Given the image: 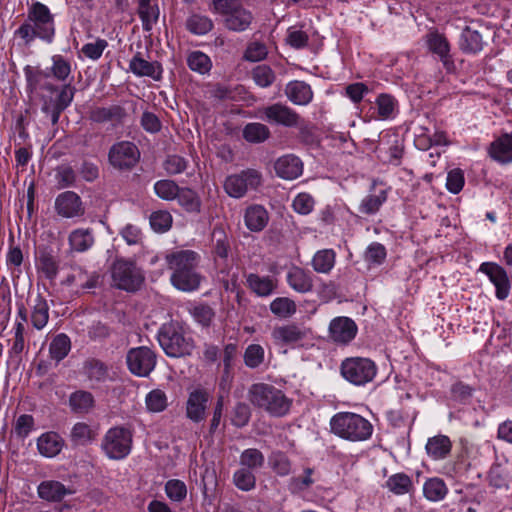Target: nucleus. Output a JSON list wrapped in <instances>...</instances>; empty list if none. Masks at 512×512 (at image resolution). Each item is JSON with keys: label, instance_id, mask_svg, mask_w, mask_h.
Here are the masks:
<instances>
[{"label": "nucleus", "instance_id": "53", "mask_svg": "<svg viewBox=\"0 0 512 512\" xmlns=\"http://www.w3.org/2000/svg\"><path fill=\"white\" fill-rule=\"evenodd\" d=\"M180 188L173 180L168 179L159 180L154 184L155 194L166 201L176 199Z\"/></svg>", "mask_w": 512, "mask_h": 512}, {"label": "nucleus", "instance_id": "9", "mask_svg": "<svg viewBox=\"0 0 512 512\" xmlns=\"http://www.w3.org/2000/svg\"><path fill=\"white\" fill-rule=\"evenodd\" d=\"M262 183V175L258 170L245 169L226 177L223 187L232 198H242L249 190H256Z\"/></svg>", "mask_w": 512, "mask_h": 512}, {"label": "nucleus", "instance_id": "57", "mask_svg": "<svg viewBox=\"0 0 512 512\" xmlns=\"http://www.w3.org/2000/svg\"><path fill=\"white\" fill-rule=\"evenodd\" d=\"M265 358L264 348L259 344H250L244 352V363L251 369L258 368Z\"/></svg>", "mask_w": 512, "mask_h": 512}, {"label": "nucleus", "instance_id": "12", "mask_svg": "<svg viewBox=\"0 0 512 512\" xmlns=\"http://www.w3.org/2000/svg\"><path fill=\"white\" fill-rule=\"evenodd\" d=\"M461 446L462 449L454 467L457 473L482 465L486 452L490 449L488 444L481 445L467 440H461Z\"/></svg>", "mask_w": 512, "mask_h": 512}, {"label": "nucleus", "instance_id": "61", "mask_svg": "<svg viewBox=\"0 0 512 512\" xmlns=\"http://www.w3.org/2000/svg\"><path fill=\"white\" fill-rule=\"evenodd\" d=\"M37 267L48 279L55 278L58 273V263L55 257L46 252L39 256Z\"/></svg>", "mask_w": 512, "mask_h": 512}, {"label": "nucleus", "instance_id": "48", "mask_svg": "<svg viewBox=\"0 0 512 512\" xmlns=\"http://www.w3.org/2000/svg\"><path fill=\"white\" fill-rule=\"evenodd\" d=\"M55 180L58 189L75 187L77 183V173L72 166L61 164L55 169Z\"/></svg>", "mask_w": 512, "mask_h": 512}, {"label": "nucleus", "instance_id": "64", "mask_svg": "<svg viewBox=\"0 0 512 512\" xmlns=\"http://www.w3.org/2000/svg\"><path fill=\"white\" fill-rule=\"evenodd\" d=\"M315 206L314 198L306 192L299 193L292 202L294 211L300 215L310 214Z\"/></svg>", "mask_w": 512, "mask_h": 512}, {"label": "nucleus", "instance_id": "34", "mask_svg": "<svg viewBox=\"0 0 512 512\" xmlns=\"http://www.w3.org/2000/svg\"><path fill=\"white\" fill-rule=\"evenodd\" d=\"M253 19L252 12L245 5L237 13H234L229 18H225L224 25L230 31L242 32L250 27Z\"/></svg>", "mask_w": 512, "mask_h": 512}, {"label": "nucleus", "instance_id": "55", "mask_svg": "<svg viewBox=\"0 0 512 512\" xmlns=\"http://www.w3.org/2000/svg\"><path fill=\"white\" fill-rule=\"evenodd\" d=\"M233 483L242 491H250L255 488L256 477L254 471L246 468H239L233 475Z\"/></svg>", "mask_w": 512, "mask_h": 512}, {"label": "nucleus", "instance_id": "23", "mask_svg": "<svg viewBox=\"0 0 512 512\" xmlns=\"http://www.w3.org/2000/svg\"><path fill=\"white\" fill-rule=\"evenodd\" d=\"M489 155L502 164L512 162V132L505 133L494 140L490 144Z\"/></svg>", "mask_w": 512, "mask_h": 512}, {"label": "nucleus", "instance_id": "45", "mask_svg": "<svg viewBox=\"0 0 512 512\" xmlns=\"http://www.w3.org/2000/svg\"><path fill=\"white\" fill-rule=\"evenodd\" d=\"M239 463L242 468L256 471L264 466L265 457L260 450L248 448L241 453Z\"/></svg>", "mask_w": 512, "mask_h": 512}, {"label": "nucleus", "instance_id": "62", "mask_svg": "<svg viewBox=\"0 0 512 512\" xmlns=\"http://www.w3.org/2000/svg\"><path fill=\"white\" fill-rule=\"evenodd\" d=\"M273 471L279 476H287L291 472V462L288 457L280 451L273 452L269 458Z\"/></svg>", "mask_w": 512, "mask_h": 512}, {"label": "nucleus", "instance_id": "59", "mask_svg": "<svg viewBox=\"0 0 512 512\" xmlns=\"http://www.w3.org/2000/svg\"><path fill=\"white\" fill-rule=\"evenodd\" d=\"M172 216L168 211L159 210L150 215L151 228L158 233L168 231L172 226Z\"/></svg>", "mask_w": 512, "mask_h": 512}, {"label": "nucleus", "instance_id": "8", "mask_svg": "<svg viewBox=\"0 0 512 512\" xmlns=\"http://www.w3.org/2000/svg\"><path fill=\"white\" fill-rule=\"evenodd\" d=\"M342 377L356 386H362L371 382L377 374V366L369 358L349 357L340 365Z\"/></svg>", "mask_w": 512, "mask_h": 512}, {"label": "nucleus", "instance_id": "52", "mask_svg": "<svg viewBox=\"0 0 512 512\" xmlns=\"http://www.w3.org/2000/svg\"><path fill=\"white\" fill-rule=\"evenodd\" d=\"M188 67L199 74H206L212 68V62L208 55L201 51H192L187 57Z\"/></svg>", "mask_w": 512, "mask_h": 512}, {"label": "nucleus", "instance_id": "46", "mask_svg": "<svg viewBox=\"0 0 512 512\" xmlns=\"http://www.w3.org/2000/svg\"><path fill=\"white\" fill-rule=\"evenodd\" d=\"M425 497L430 501H440L445 498L448 489L445 482L440 478L428 479L423 487Z\"/></svg>", "mask_w": 512, "mask_h": 512}, {"label": "nucleus", "instance_id": "56", "mask_svg": "<svg viewBox=\"0 0 512 512\" xmlns=\"http://www.w3.org/2000/svg\"><path fill=\"white\" fill-rule=\"evenodd\" d=\"M193 319L203 327H209L215 317V312L208 304H197L190 309Z\"/></svg>", "mask_w": 512, "mask_h": 512}, {"label": "nucleus", "instance_id": "58", "mask_svg": "<svg viewBox=\"0 0 512 512\" xmlns=\"http://www.w3.org/2000/svg\"><path fill=\"white\" fill-rule=\"evenodd\" d=\"M386 256V248L379 242L371 243L364 252V260L370 265H381Z\"/></svg>", "mask_w": 512, "mask_h": 512}, {"label": "nucleus", "instance_id": "43", "mask_svg": "<svg viewBox=\"0 0 512 512\" xmlns=\"http://www.w3.org/2000/svg\"><path fill=\"white\" fill-rule=\"evenodd\" d=\"M336 254L332 249H324L318 251L313 259V269L318 273L327 274L335 265Z\"/></svg>", "mask_w": 512, "mask_h": 512}, {"label": "nucleus", "instance_id": "22", "mask_svg": "<svg viewBox=\"0 0 512 512\" xmlns=\"http://www.w3.org/2000/svg\"><path fill=\"white\" fill-rule=\"evenodd\" d=\"M274 169L280 178L294 180L302 175L303 163L298 157L288 154L276 160Z\"/></svg>", "mask_w": 512, "mask_h": 512}, {"label": "nucleus", "instance_id": "1", "mask_svg": "<svg viewBox=\"0 0 512 512\" xmlns=\"http://www.w3.org/2000/svg\"><path fill=\"white\" fill-rule=\"evenodd\" d=\"M200 256L192 250H176L165 255L167 267L172 271L171 284L183 292H192L199 288L202 276L197 271Z\"/></svg>", "mask_w": 512, "mask_h": 512}, {"label": "nucleus", "instance_id": "50", "mask_svg": "<svg viewBox=\"0 0 512 512\" xmlns=\"http://www.w3.org/2000/svg\"><path fill=\"white\" fill-rule=\"evenodd\" d=\"M213 252L220 258H227L230 251L228 236L222 227H214L211 235Z\"/></svg>", "mask_w": 512, "mask_h": 512}, {"label": "nucleus", "instance_id": "17", "mask_svg": "<svg viewBox=\"0 0 512 512\" xmlns=\"http://www.w3.org/2000/svg\"><path fill=\"white\" fill-rule=\"evenodd\" d=\"M309 333V330L302 325L289 323L276 326L271 333L274 342L281 346H293L303 341Z\"/></svg>", "mask_w": 512, "mask_h": 512}, {"label": "nucleus", "instance_id": "13", "mask_svg": "<svg viewBox=\"0 0 512 512\" xmlns=\"http://www.w3.org/2000/svg\"><path fill=\"white\" fill-rule=\"evenodd\" d=\"M44 88L51 92L58 91L56 98L49 102H45L42 108L46 114L50 115L51 122L55 125L58 123L61 113L73 101L76 89L70 84L63 85L60 90L52 84H45Z\"/></svg>", "mask_w": 512, "mask_h": 512}, {"label": "nucleus", "instance_id": "27", "mask_svg": "<svg viewBox=\"0 0 512 512\" xmlns=\"http://www.w3.org/2000/svg\"><path fill=\"white\" fill-rule=\"evenodd\" d=\"M288 285L298 293H307L313 289L311 273L304 269L293 266L286 276Z\"/></svg>", "mask_w": 512, "mask_h": 512}, {"label": "nucleus", "instance_id": "47", "mask_svg": "<svg viewBox=\"0 0 512 512\" xmlns=\"http://www.w3.org/2000/svg\"><path fill=\"white\" fill-rule=\"evenodd\" d=\"M186 29L195 35H205L213 29V22L207 16L192 14L186 20Z\"/></svg>", "mask_w": 512, "mask_h": 512}, {"label": "nucleus", "instance_id": "4", "mask_svg": "<svg viewBox=\"0 0 512 512\" xmlns=\"http://www.w3.org/2000/svg\"><path fill=\"white\" fill-rule=\"evenodd\" d=\"M160 347L168 357L190 356L195 348L193 338L182 324L175 321L164 323L157 334Z\"/></svg>", "mask_w": 512, "mask_h": 512}, {"label": "nucleus", "instance_id": "37", "mask_svg": "<svg viewBox=\"0 0 512 512\" xmlns=\"http://www.w3.org/2000/svg\"><path fill=\"white\" fill-rule=\"evenodd\" d=\"M83 370L90 381L101 383L108 379V367L98 359L91 358L86 360Z\"/></svg>", "mask_w": 512, "mask_h": 512}, {"label": "nucleus", "instance_id": "24", "mask_svg": "<svg viewBox=\"0 0 512 512\" xmlns=\"http://www.w3.org/2000/svg\"><path fill=\"white\" fill-rule=\"evenodd\" d=\"M482 34L471 26H466L460 35L459 48L465 54H477L483 50Z\"/></svg>", "mask_w": 512, "mask_h": 512}, {"label": "nucleus", "instance_id": "31", "mask_svg": "<svg viewBox=\"0 0 512 512\" xmlns=\"http://www.w3.org/2000/svg\"><path fill=\"white\" fill-rule=\"evenodd\" d=\"M425 449L433 460H442L450 454L452 443L448 436L437 435L428 439Z\"/></svg>", "mask_w": 512, "mask_h": 512}, {"label": "nucleus", "instance_id": "3", "mask_svg": "<svg viewBox=\"0 0 512 512\" xmlns=\"http://www.w3.org/2000/svg\"><path fill=\"white\" fill-rule=\"evenodd\" d=\"M329 424L331 433L350 442L366 441L374 430L368 419L353 412H338L332 416Z\"/></svg>", "mask_w": 512, "mask_h": 512}, {"label": "nucleus", "instance_id": "21", "mask_svg": "<svg viewBox=\"0 0 512 512\" xmlns=\"http://www.w3.org/2000/svg\"><path fill=\"white\" fill-rule=\"evenodd\" d=\"M129 70L138 77H150L155 81L162 79L163 68L158 61H147L137 52L129 62Z\"/></svg>", "mask_w": 512, "mask_h": 512}, {"label": "nucleus", "instance_id": "40", "mask_svg": "<svg viewBox=\"0 0 512 512\" xmlns=\"http://www.w3.org/2000/svg\"><path fill=\"white\" fill-rule=\"evenodd\" d=\"M125 114L124 109L119 105L110 107H95L90 111L89 118L93 122L103 123L113 119H121Z\"/></svg>", "mask_w": 512, "mask_h": 512}, {"label": "nucleus", "instance_id": "6", "mask_svg": "<svg viewBox=\"0 0 512 512\" xmlns=\"http://www.w3.org/2000/svg\"><path fill=\"white\" fill-rule=\"evenodd\" d=\"M133 432L124 426L110 428L104 435L101 448L111 460L125 459L131 452Z\"/></svg>", "mask_w": 512, "mask_h": 512}, {"label": "nucleus", "instance_id": "63", "mask_svg": "<svg viewBox=\"0 0 512 512\" xmlns=\"http://www.w3.org/2000/svg\"><path fill=\"white\" fill-rule=\"evenodd\" d=\"M70 436L75 445H85L93 439V432L88 424L78 422L73 426Z\"/></svg>", "mask_w": 512, "mask_h": 512}, {"label": "nucleus", "instance_id": "33", "mask_svg": "<svg viewBox=\"0 0 512 512\" xmlns=\"http://www.w3.org/2000/svg\"><path fill=\"white\" fill-rule=\"evenodd\" d=\"M30 320L32 326L37 330H42L48 323L49 305L47 300L41 295H37L34 299Z\"/></svg>", "mask_w": 512, "mask_h": 512}, {"label": "nucleus", "instance_id": "29", "mask_svg": "<svg viewBox=\"0 0 512 512\" xmlns=\"http://www.w3.org/2000/svg\"><path fill=\"white\" fill-rule=\"evenodd\" d=\"M63 446L64 441L56 432H46L37 439L39 453L48 458L58 455Z\"/></svg>", "mask_w": 512, "mask_h": 512}, {"label": "nucleus", "instance_id": "60", "mask_svg": "<svg viewBox=\"0 0 512 512\" xmlns=\"http://www.w3.org/2000/svg\"><path fill=\"white\" fill-rule=\"evenodd\" d=\"M214 10L223 16L229 18L239 9L245 6L244 0H213Z\"/></svg>", "mask_w": 512, "mask_h": 512}, {"label": "nucleus", "instance_id": "10", "mask_svg": "<svg viewBox=\"0 0 512 512\" xmlns=\"http://www.w3.org/2000/svg\"><path fill=\"white\" fill-rule=\"evenodd\" d=\"M126 364L133 375L148 377L156 367L157 355L147 346L131 348L126 354Z\"/></svg>", "mask_w": 512, "mask_h": 512}, {"label": "nucleus", "instance_id": "38", "mask_svg": "<svg viewBox=\"0 0 512 512\" xmlns=\"http://www.w3.org/2000/svg\"><path fill=\"white\" fill-rule=\"evenodd\" d=\"M385 486L395 495L408 494L413 490V482L405 473H396L391 475L386 480Z\"/></svg>", "mask_w": 512, "mask_h": 512}, {"label": "nucleus", "instance_id": "15", "mask_svg": "<svg viewBox=\"0 0 512 512\" xmlns=\"http://www.w3.org/2000/svg\"><path fill=\"white\" fill-rule=\"evenodd\" d=\"M262 118L271 124L285 127H297L300 124V115L287 105L274 103L262 110Z\"/></svg>", "mask_w": 512, "mask_h": 512}, {"label": "nucleus", "instance_id": "19", "mask_svg": "<svg viewBox=\"0 0 512 512\" xmlns=\"http://www.w3.org/2000/svg\"><path fill=\"white\" fill-rule=\"evenodd\" d=\"M428 49L438 56L444 68L451 72L455 68L454 60L450 54V44L448 39L443 35L435 32H430L427 35Z\"/></svg>", "mask_w": 512, "mask_h": 512}, {"label": "nucleus", "instance_id": "20", "mask_svg": "<svg viewBox=\"0 0 512 512\" xmlns=\"http://www.w3.org/2000/svg\"><path fill=\"white\" fill-rule=\"evenodd\" d=\"M329 334L334 342L347 344L355 338L357 325L348 317H337L330 322Z\"/></svg>", "mask_w": 512, "mask_h": 512}, {"label": "nucleus", "instance_id": "44", "mask_svg": "<svg viewBox=\"0 0 512 512\" xmlns=\"http://www.w3.org/2000/svg\"><path fill=\"white\" fill-rule=\"evenodd\" d=\"M176 199L178 200L179 205L189 213H199L201 211L200 197L190 188H180Z\"/></svg>", "mask_w": 512, "mask_h": 512}, {"label": "nucleus", "instance_id": "2", "mask_svg": "<svg viewBox=\"0 0 512 512\" xmlns=\"http://www.w3.org/2000/svg\"><path fill=\"white\" fill-rule=\"evenodd\" d=\"M54 35V15L45 4L38 1L28 7L25 21L14 32V36L23 40L25 45L31 44L36 38L51 43Z\"/></svg>", "mask_w": 512, "mask_h": 512}, {"label": "nucleus", "instance_id": "51", "mask_svg": "<svg viewBox=\"0 0 512 512\" xmlns=\"http://www.w3.org/2000/svg\"><path fill=\"white\" fill-rule=\"evenodd\" d=\"M271 312L280 318H289L296 313V303L288 297H277L270 303Z\"/></svg>", "mask_w": 512, "mask_h": 512}, {"label": "nucleus", "instance_id": "16", "mask_svg": "<svg viewBox=\"0 0 512 512\" xmlns=\"http://www.w3.org/2000/svg\"><path fill=\"white\" fill-rule=\"evenodd\" d=\"M56 213L63 218H79L85 214L81 197L74 191L60 193L55 199Z\"/></svg>", "mask_w": 512, "mask_h": 512}, {"label": "nucleus", "instance_id": "35", "mask_svg": "<svg viewBox=\"0 0 512 512\" xmlns=\"http://www.w3.org/2000/svg\"><path fill=\"white\" fill-rule=\"evenodd\" d=\"M247 286L260 297H267L274 291L276 285L269 276L261 277L250 273L246 276Z\"/></svg>", "mask_w": 512, "mask_h": 512}, {"label": "nucleus", "instance_id": "18", "mask_svg": "<svg viewBox=\"0 0 512 512\" xmlns=\"http://www.w3.org/2000/svg\"><path fill=\"white\" fill-rule=\"evenodd\" d=\"M209 393L205 389H195L188 395L186 401V417L194 423L202 422L206 417Z\"/></svg>", "mask_w": 512, "mask_h": 512}, {"label": "nucleus", "instance_id": "36", "mask_svg": "<svg viewBox=\"0 0 512 512\" xmlns=\"http://www.w3.org/2000/svg\"><path fill=\"white\" fill-rule=\"evenodd\" d=\"M93 395L84 390L73 392L69 397V406L75 413H88L94 406Z\"/></svg>", "mask_w": 512, "mask_h": 512}, {"label": "nucleus", "instance_id": "14", "mask_svg": "<svg viewBox=\"0 0 512 512\" xmlns=\"http://www.w3.org/2000/svg\"><path fill=\"white\" fill-rule=\"evenodd\" d=\"M478 271L485 274L495 286V295L498 300H505L509 296L511 282L502 266L495 262H483Z\"/></svg>", "mask_w": 512, "mask_h": 512}, {"label": "nucleus", "instance_id": "28", "mask_svg": "<svg viewBox=\"0 0 512 512\" xmlns=\"http://www.w3.org/2000/svg\"><path fill=\"white\" fill-rule=\"evenodd\" d=\"M73 493V490L66 488L61 482L54 480L43 481L38 486V495L40 498L50 501L59 502L65 496Z\"/></svg>", "mask_w": 512, "mask_h": 512}, {"label": "nucleus", "instance_id": "11", "mask_svg": "<svg viewBox=\"0 0 512 512\" xmlns=\"http://www.w3.org/2000/svg\"><path fill=\"white\" fill-rule=\"evenodd\" d=\"M139 159V149L134 143L129 141L115 143L108 153L110 165L120 171L131 170L138 163Z\"/></svg>", "mask_w": 512, "mask_h": 512}, {"label": "nucleus", "instance_id": "41", "mask_svg": "<svg viewBox=\"0 0 512 512\" xmlns=\"http://www.w3.org/2000/svg\"><path fill=\"white\" fill-rule=\"evenodd\" d=\"M70 349V338L66 334L60 333L52 339L49 345V354L51 359L58 363L68 355Z\"/></svg>", "mask_w": 512, "mask_h": 512}, {"label": "nucleus", "instance_id": "7", "mask_svg": "<svg viewBox=\"0 0 512 512\" xmlns=\"http://www.w3.org/2000/svg\"><path fill=\"white\" fill-rule=\"evenodd\" d=\"M111 277L115 287L127 292L139 290L145 279L136 263L124 258L114 261L111 267Z\"/></svg>", "mask_w": 512, "mask_h": 512}, {"label": "nucleus", "instance_id": "49", "mask_svg": "<svg viewBox=\"0 0 512 512\" xmlns=\"http://www.w3.org/2000/svg\"><path fill=\"white\" fill-rule=\"evenodd\" d=\"M145 405L149 412H163L168 407V397L163 390L153 389L146 395Z\"/></svg>", "mask_w": 512, "mask_h": 512}, {"label": "nucleus", "instance_id": "30", "mask_svg": "<svg viewBox=\"0 0 512 512\" xmlns=\"http://www.w3.org/2000/svg\"><path fill=\"white\" fill-rule=\"evenodd\" d=\"M387 197L388 195L386 189H376L373 186V189L370 191V193L362 199L358 210L360 213L365 215L375 214L386 202Z\"/></svg>", "mask_w": 512, "mask_h": 512}, {"label": "nucleus", "instance_id": "32", "mask_svg": "<svg viewBox=\"0 0 512 512\" xmlns=\"http://www.w3.org/2000/svg\"><path fill=\"white\" fill-rule=\"evenodd\" d=\"M68 242L73 251L85 252L94 244L93 230L90 228H77L70 232Z\"/></svg>", "mask_w": 512, "mask_h": 512}, {"label": "nucleus", "instance_id": "5", "mask_svg": "<svg viewBox=\"0 0 512 512\" xmlns=\"http://www.w3.org/2000/svg\"><path fill=\"white\" fill-rule=\"evenodd\" d=\"M248 398L255 407L275 417L286 415L292 404L280 389L266 383L253 384L248 391Z\"/></svg>", "mask_w": 512, "mask_h": 512}, {"label": "nucleus", "instance_id": "25", "mask_svg": "<svg viewBox=\"0 0 512 512\" xmlns=\"http://www.w3.org/2000/svg\"><path fill=\"white\" fill-rule=\"evenodd\" d=\"M268 221V211L262 205L253 204L246 208L244 213V222L250 231H262L267 226Z\"/></svg>", "mask_w": 512, "mask_h": 512}, {"label": "nucleus", "instance_id": "54", "mask_svg": "<svg viewBox=\"0 0 512 512\" xmlns=\"http://www.w3.org/2000/svg\"><path fill=\"white\" fill-rule=\"evenodd\" d=\"M252 78L259 87L267 88L274 83L276 75L270 66L261 64L253 68Z\"/></svg>", "mask_w": 512, "mask_h": 512}, {"label": "nucleus", "instance_id": "42", "mask_svg": "<svg viewBox=\"0 0 512 512\" xmlns=\"http://www.w3.org/2000/svg\"><path fill=\"white\" fill-rule=\"evenodd\" d=\"M242 135L249 143H262L270 137V130L265 124L252 122L244 126Z\"/></svg>", "mask_w": 512, "mask_h": 512}, {"label": "nucleus", "instance_id": "39", "mask_svg": "<svg viewBox=\"0 0 512 512\" xmlns=\"http://www.w3.org/2000/svg\"><path fill=\"white\" fill-rule=\"evenodd\" d=\"M378 117L382 120L393 118L398 108V101L394 96L381 93L375 101Z\"/></svg>", "mask_w": 512, "mask_h": 512}, {"label": "nucleus", "instance_id": "26", "mask_svg": "<svg viewBox=\"0 0 512 512\" xmlns=\"http://www.w3.org/2000/svg\"><path fill=\"white\" fill-rule=\"evenodd\" d=\"M285 95L296 105H307L313 99V91L304 81H290L285 87Z\"/></svg>", "mask_w": 512, "mask_h": 512}]
</instances>
